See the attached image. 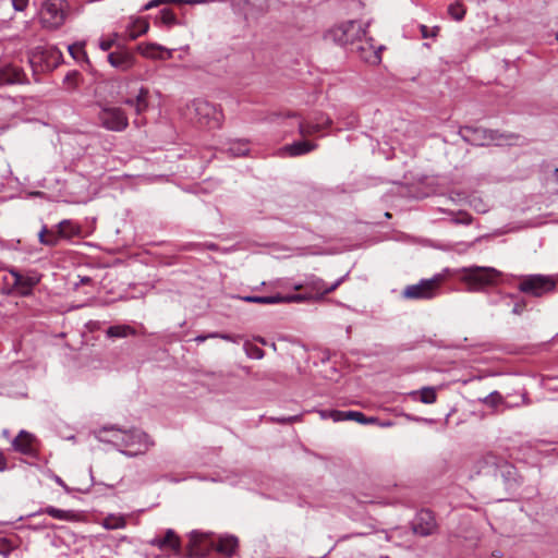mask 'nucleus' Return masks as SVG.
<instances>
[{
  "label": "nucleus",
  "mask_w": 558,
  "mask_h": 558,
  "mask_svg": "<svg viewBox=\"0 0 558 558\" xmlns=\"http://www.w3.org/2000/svg\"><path fill=\"white\" fill-rule=\"evenodd\" d=\"M238 538L233 535H221L216 537L213 533L192 531L190 534V556L203 557L208 551H216L232 556L238 548Z\"/></svg>",
  "instance_id": "1"
},
{
  "label": "nucleus",
  "mask_w": 558,
  "mask_h": 558,
  "mask_svg": "<svg viewBox=\"0 0 558 558\" xmlns=\"http://www.w3.org/2000/svg\"><path fill=\"white\" fill-rule=\"evenodd\" d=\"M459 274L469 292H483L486 288L497 284L501 276L496 268L482 266L463 267Z\"/></svg>",
  "instance_id": "2"
},
{
  "label": "nucleus",
  "mask_w": 558,
  "mask_h": 558,
  "mask_svg": "<svg viewBox=\"0 0 558 558\" xmlns=\"http://www.w3.org/2000/svg\"><path fill=\"white\" fill-rule=\"evenodd\" d=\"M519 283L517 286L521 293L534 298H543L556 290L557 280L549 275L532 274L517 276Z\"/></svg>",
  "instance_id": "3"
},
{
  "label": "nucleus",
  "mask_w": 558,
  "mask_h": 558,
  "mask_svg": "<svg viewBox=\"0 0 558 558\" xmlns=\"http://www.w3.org/2000/svg\"><path fill=\"white\" fill-rule=\"evenodd\" d=\"M190 114L201 126L218 129L222 124L223 114L217 107L204 99H195L189 106Z\"/></svg>",
  "instance_id": "4"
},
{
  "label": "nucleus",
  "mask_w": 558,
  "mask_h": 558,
  "mask_svg": "<svg viewBox=\"0 0 558 558\" xmlns=\"http://www.w3.org/2000/svg\"><path fill=\"white\" fill-rule=\"evenodd\" d=\"M365 36L366 31L363 28L362 24L356 21L344 22L330 28L326 34L327 39L343 47L348 45L353 47L357 41H361L362 37Z\"/></svg>",
  "instance_id": "5"
},
{
  "label": "nucleus",
  "mask_w": 558,
  "mask_h": 558,
  "mask_svg": "<svg viewBox=\"0 0 558 558\" xmlns=\"http://www.w3.org/2000/svg\"><path fill=\"white\" fill-rule=\"evenodd\" d=\"M68 3L65 0H47L40 10V22L49 29L59 28L65 22Z\"/></svg>",
  "instance_id": "6"
},
{
  "label": "nucleus",
  "mask_w": 558,
  "mask_h": 558,
  "mask_svg": "<svg viewBox=\"0 0 558 558\" xmlns=\"http://www.w3.org/2000/svg\"><path fill=\"white\" fill-rule=\"evenodd\" d=\"M61 58L60 51L54 47H36L29 56V64L34 73L48 72L59 65Z\"/></svg>",
  "instance_id": "7"
},
{
  "label": "nucleus",
  "mask_w": 558,
  "mask_h": 558,
  "mask_svg": "<svg viewBox=\"0 0 558 558\" xmlns=\"http://www.w3.org/2000/svg\"><path fill=\"white\" fill-rule=\"evenodd\" d=\"M459 135L462 140L473 146H487L492 143L499 144L501 138H508L498 131L488 130L477 126H463L459 130Z\"/></svg>",
  "instance_id": "8"
},
{
  "label": "nucleus",
  "mask_w": 558,
  "mask_h": 558,
  "mask_svg": "<svg viewBox=\"0 0 558 558\" xmlns=\"http://www.w3.org/2000/svg\"><path fill=\"white\" fill-rule=\"evenodd\" d=\"M97 118L99 124L108 131L122 132L129 126L128 116L119 107L100 106Z\"/></svg>",
  "instance_id": "9"
},
{
  "label": "nucleus",
  "mask_w": 558,
  "mask_h": 558,
  "mask_svg": "<svg viewBox=\"0 0 558 558\" xmlns=\"http://www.w3.org/2000/svg\"><path fill=\"white\" fill-rule=\"evenodd\" d=\"M441 276H435L430 279H423L416 284L408 286L402 294L411 300H429L436 295Z\"/></svg>",
  "instance_id": "10"
},
{
  "label": "nucleus",
  "mask_w": 558,
  "mask_h": 558,
  "mask_svg": "<svg viewBox=\"0 0 558 558\" xmlns=\"http://www.w3.org/2000/svg\"><path fill=\"white\" fill-rule=\"evenodd\" d=\"M348 275L339 278L332 284L328 286L322 278L316 276L307 277L302 283L294 284V290H306L307 293L314 295L313 300L323 299L325 294L335 291L344 280Z\"/></svg>",
  "instance_id": "11"
},
{
  "label": "nucleus",
  "mask_w": 558,
  "mask_h": 558,
  "mask_svg": "<svg viewBox=\"0 0 558 558\" xmlns=\"http://www.w3.org/2000/svg\"><path fill=\"white\" fill-rule=\"evenodd\" d=\"M414 534L426 537L435 533L437 523L434 513L428 509H422L411 522Z\"/></svg>",
  "instance_id": "12"
},
{
  "label": "nucleus",
  "mask_w": 558,
  "mask_h": 558,
  "mask_svg": "<svg viewBox=\"0 0 558 558\" xmlns=\"http://www.w3.org/2000/svg\"><path fill=\"white\" fill-rule=\"evenodd\" d=\"M123 446V450L125 448L135 447L134 452H130V456H134L137 453L145 452L150 446H153V441H150L149 436L141 429L132 428L124 429L123 441L121 442Z\"/></svg>",
  "instance_id": "13"
},
{
  "label": "nucleus",
  "mask_w": 558,
  "mask_h": 558,
  "mask_svg": "<svg viewBox=\"0 0 558 558\" xmlns=\"http://www.w3.org/2000/svg\"><path fill=\"white\" fill-rule=\"evenodd\" d=\"M124 436V429L116 428L114 426H104L96 432V438L101 442L111 444L119 451L126 453L123 450L122 442Z\"/></svg>",
  "instance_id": "14"
},
{
  "label": "nucleus",
  "mask_w": 558,
  "mask_h": 558,
  "mask_svg": "<svg viewBox=\"0 0 558 558\" xmlns=\"http://www.w3.org/2000/svg\"><path fill=\"white\" fill-rule=\"evenodd\" d=\"M107 60L111 66L122 72L129 71L135 64V57L133 52L125 49L110 52L107 56Z\"/></svg>",
  "instance_id": "15"
},
{
  "label": "nucleus",
  "mask_w": 558,
  "mask_h": 558,
  "mask_svg": "<svg viewBox=\"0 0 558 558\" xmlns=\"http://www.w3.org/2000/svg\"><path fill=\"white\" fill-rule=\"evenodd\" d=\"M371 40L372 39L357 41L356 45L353 46L352 50H355L363 61L371 64H377L381 61L380 50L383 47L375 49Z\"/></svg>",
  "instance_id": "16"
},
{
  "label": "nucleus",
  "mask_w": 558,
  "mask_h": 558,
  "mask_svg": "<svg viewBox=\"0 0 558 558\" xmlns=\"http://www.w3.org/2000/svg\"><path fill=\"white\" fill-rule=\"evenodd\" d=\"M35 438L32 434L26 430H21L19 435L13 439L12 447L15 451L28 456L35 457L37 450L34 446Z\"/></svg>",
  "instance_id": "17"
},
{
  "label": "nucleus",
  "mask_w": 558,
  "mask_h": 558,
  "mask_svg": "<svg viewBox=\"0 0 558 558\" xmlns=\"http://www.w3.org/2000/svg\"><path fill=\"white\" fill-rule=\"evenodd\" d=\"M26 82L23 69L15 64H7L0 68V84H22Z\"/></svg>",
  "instance_id": "18"
},
{
  "label": "nucleus",
  "mask_w": 558,
  "mask_h": 558,
  "mask_svg": "<svg viewBox=\"0 0 558 558\" xmlns=\"http://www.w3.org/2000/svg\"><path fill=\"white\" fill-rule=\"evenodd\" d=\"M330 124L331 120L328 117L319 114L316 117L315 121H301L299 123V130L303 136L313 135L322 132Z\"/></svg>",
  "instance_id": "19"
},
{
  "label": "nucleus",
  "mask_w": 558,
  "mask_h": 558,
  "mask_svg": "<svg viewBox=\"0 0 558 558\" xmlns=\"http://www.w3.org/2000/svg\"><path fill=\"white\" fill-rule=\"evenodd\" d=\"M136 50L142 56L151 59H169L172 57L171 50H168L165 47L154 43L138 44Z\"/></svg>",
  "instance_id": "20"
},
{
  "label": "nucleus",
  "mask_w": 558,
  "mask_h": 558,
  "mask_svg": "<svg viewBox=\"0 0 558 558\" xmlns=\"http://www.w3.org/2000/svg\"><path fill=\"white\" fill-rule=\"evenodd\" d=\"M148 95L149 90L145 87H141L138 93L134 97H126L123 100V104L133 108L135 113L140 116L148 109Z\"/></svg>",
  "instance_id": "21"
},
{
  "label": "nucleus",
  "mask_w": 558,
  "mask_h": 558,
  "mask_svg": "<svg viewBox=\"0 0 558 558\" xmlns=\"http://www.w3.org/2000/svg\"><path fill=\"white\" fill-rule=\"evenodd\" d=\"M149 544L151 546L158 547L159 549L170 548L175 553L180 551V538L175 534V532L171 529H168L165 533L163 537L156 536L154 537Z\"/></svg>",
  "instance_id": "22"
},
{
  "label": "nucleus",
  "mask_w": 558,
  "mask_h": 558,
  "mask_svg": "<svg viewBox=\"0 0 558 558\" xmlns=\"http://www.w3.org/2000/svg\"><path fill=\"white\" fill-rule=\"evenodd\" d=\"M149 28L148 22L143 17H135L130 21L125 28V35L130 39H136Z\"/></svg>",
  "instance_id": "23"
},
{
  "label": "nucleus",
  "mask_w": 558,
  "mask_h": 558,
  "mask_svg": "<svg viewBox=\"0 0 558 558\" xmlns=\"http://www.w3.org/2000/svg\"><path fill=\"white\" fill-rule=\"evenodd\" d=\"M57 229L61 239L71 240L74 236L81 235V227L70 219H64L57 225Z\"/></svg>",
  "instance_id": "24"
},
{
  "label": "nucleus",
  "mask_w": 558,
  "mask_h": 558,
  "mask_svg": "<svg viewBox=\"0 0 558 558\" xmlns=\"http://www.w3.org/2000/svg\"><path fill=\"white\" fill-rule=\"evenodd\" d=\"M315 148H316V145L311 142L298 141L290 145H287L283 149L289 156L296 157V156L305 155V154L314 150Z\"/></svg>",
  "instance_id": "25"
},
{
  "label": "nucleus",
  "mask_w": 558,
  "mask_h": 558,
  "mask_svg": "<svg viewBox=\"0 0 558 558\" xmlns=\"http://www.w3.org/2000/svg\"><path fill=\"white\" fill-rule=\"evenodd\" d=\"M226 151L232 157L246 156L250 153V142L247 140L230 141Z\"/></svg>",
  "instance_id": "26"
},
{
  "label": "nucleus",
  "mask_w": 558,
  "mask_h": 558,
  "mask_svg": "<svg viewBox=\"0 0 558 558\" xmlns=\"http://www.w3.org/2000/svg\"><path fill=\"white\" fill-rule=\"evenodd\" d=\"M215 0H150L145 5L142 7L140 12H145L150 9L157 8L161 4H168V3H187V4H204L214 2Z\"/></svg>",
  "instance_id": "27"
},
{
  "label": "nucleus",
  "mask_w": 558,
  "mask_h": 558,
  "mask_svg": "<svg viewBox=\"0 0 558 558\" xmlns=\"http://www.w3.org/2000/svg\"><path fill=\"white\" fill-rule=\"evenodd\" d=\"M136 330L130 325H113L106 330L108 338H126L129 336H135Z\"/></svg>",
  "instance_id": "28"
},
{
  "label": "nucleus",
  "mask_w": 558,
  "mask_h": 558,
  "mask_svg": "<svg viewBox=\"0 0 558 558\" xmlns=\"http://www.w3.org/2000/svg\"><path fill=\"white\" fill-rule=\"evenodd\" d=\"M39 242L44 245L56 246L59 244L61 236L59 231L48 230L46 226L38 233Z\"/></svg>",
  "instance_id": "29"
},
{
  "label": "nucleus",
  "mask_w": 558,
  "mask_h": 558,
  "mask_svg": "<svg viewBox=\"0 0 558 558\" xmlns=\"http://www.w3.org/2000/svg\"><path fill=\"white\" fill-rule=\"evenodd\" d=\"M101 525L106 530H120L126 526V519L122 514H108L104 518Z\"/></svg>",
  "instance_id": "30"
},
{
  "label": "nucleus",
  "mask_w": 558,
  "mask_h": 558,
  "mask_svg": "<svg viewBox=\"0 0 558 558\" xmlns=\"http://www.w3.org/2000/svg\"><path fill=\"white\" fill-rule=\"evenodd\" d=\"M40 278L37 275H23L22 282L19 287V292L22 295H28L33 288L38 284Z\"/></svg>",
  "instance_id": "31"
},
{
  "label": "nucleus",
  "mask_w": 558,
  "mask_h": 558,
  "mask_svg": "<svg viewBox=\"0 0 558 558\" xmlns=\"http://www.w3.org/2000/svg\"><path fill=\"white\" fill-rule=\"evenodd\" d=\"M44 513H47L48 515L52 517L53 519L58 520H73L76 514L73 510H62L54 508L52 506H48L43 510Z\"/></svg>",
  "instance_id": "32"
},
{
  "label": "nucleus",
  "mask_w": 558,
  "mask_h": 558,
  "mask_svg": "<svg viewBox=\"0 0 558 558\" xmlns=\"http://www.w3.org/2000/svg\"><path fill=\"white\" fill-rule=\"evenodd\" d=\"M155 22L171 27L178 24V19L172 10L165 8L160 10L159 15L156 17Z\"/></svg>",
  "instance_id": "33"
},
{
  "label": "nucleus",
  "mask_w": 558,
  "mask_h": 558,
  "mask_svg": "<svg viewBox=\"0 0 558 558\" xmlns=\"http://www.w3.org/2000/svg\"><path fill=\"white\" fill-rule=\"evenodd\" d=\"M240 299L244 302L248 303H259V304H280V298L277 294L269 296H258V295H245L240 296Z\"/></svg>",
  "instance_id": "34"
},
{
  "label": "nucleus",
  "mask_w": 558,
  "mask_h": 558,
  "mask_svg": "<svg viewBox=\"0 0 558 558\" xmlns=\"http://www.w3.org/2000/svg\"><path fill=\"white\" fill-rule=\"evenodd\" d=\"M277 296H279L281 299L280 303H302V302L314 299V295L312 293H307V292L292 293V294H287V295L277 293Z\"/></svg>",
  "instance_id": "35"
},
{
  "label": "nucleus",
  "mask_w": 558,
  "mask_h": 558,
  "mask_svg": "<svg viewBox=\"0 0 558 558\" xmlns=\"http://www.w3.org/2000/svg\"><path fill=\"white\" fill-rule=\"evenodd\" d=\"M420 393V401L425 404H433L436 402L437 395L434 387H423L420 391H414L412 395Z\"/></svg>",
  "instance_id": "36"
},
{
  "label": "nucleus",
  "mask_w": 558,
  "mask_h": 558,
  "mask_svg": "<svg viewBox=\"0 0 558 558\" xmlns=\"http://www.w3.org/2000/svg\"><path fill=\"white\" fill-rule=\"evenodd\" d=\"M343 421H355L361 424H371L376 421L375 417H366L359 411H344Z\"/></svg>",
  "instance_id": "37"
},
{
  "label": "nucleus",
  "mask_w": 558,
  "mask_h": 558,
  "mask_svg": "<svg viewBox=\"0 0 558 558\" xmlns=\"http://www.w3.org/2000/svg\"><path fill=\"white\" fill-rule=\"evenodd\" d=\"M481 402L492 409H497L499 405L505 403V399L500 392L495 390L485 398L481 399Z\"/></svg>",
  "instance_id": "38"
},
{
  "label": "nucleus",
  "mask_w": 558,
  "mask_h": 558,
  "mask_svg": "<svg viewBox=\"0 0 558 558\" xmlns=\"http://www.w3.org/2000/svg\"><path fill=\"white\" fill-rule=\"evenodd\" d=\"M450 215H451V221L454 225L469 226L473 221V217L469 213L463 211V210L451 211Z\"/></svg>",
  "instance_id": "39"
},
{
  "label": "nucleus",
  "mask_w": 558,
  "mask_h": 558,
  "mask_svg": "<svg viewBox=\"0 0 558 558\" xmlns=\"http://www.w3.org/2000/svg\"><path fill=\"white\" fill-rule=\"evenodd\" d=\"M448 14L454 20V21H462L465 15V9L464 7L457 2L452 3L448 7Z\"/></svg>",
  "instance_id": "40"
},
{
  "label": "nucleus",
  "mask_w": 558,
  "mask_h": 558,
  "mask_svg": "<svg viewBox=\"0 0 558 558\" xmlns=\"http://www.w3.org/2000/svg\"><path fill=\"white\" fill-rule=\"evenodd\" d=\"M320 417L324 420L330 418L333 422H342L344 411L340 410H322L319 411Z\"/></svg>",
  "instance_id": "41"
},
{
  "label": "nucleus",
  "mask_w": 558,
  "mask_h": 558,
  "mask_svg": "<svg viewBox=\"0 0 558 558\" xmlns=\"http://www.w3.org/2000/svg\"><path fill=\"white\" fill-rule=\"evenodd\" d=\"M69 52L76 60H80L81 57H84V58L86 57V53L83 50V48L81 46H77V45L69 46Z\"/></svg>",
  "instance_id": "42"
},
{
  "label": "nucleus",
  "mask_w": 558,
  "mask_h": 558,
  "mask_svg": "<svg viewBox=\"0 0 558 558\" xmlns=\"http://www.w3.org/2000/svg\"><path fill=\"white\" fill-rule=\"evenodd\" d=\"M525 307H526V302L523 299H521L514 303L511 312L514 315H521L525 311Z\"/></svg>",
  "instance_id": "43"
},
{
  "label": "nucleus",
  "mask_w": 558,
  "mask_h": 558,
  "mask_svg": "<svg viewBox=\"0 0 558 558\" xmlns=\"http://www.w3.org/2000/svg\"><path fill=\"white\" fill-rule=\"evenodd\" d=\"M77 75V72H72L64 76L63 83L68 85V88L75 87Z\"/></svg>",
  "instance_id": "44"
},
{
  "label": "nucleus",
  "mask_w": 558,
  "mask_h": 558,
  "mask_svg": "<svg viewBox=\"0 0 558 558\" xmlns=\"http://www.w3.org/2000/svg\"><path fill=\"white\" fill-rule=\"evenodd\" d=\"M114 43V38H102L99 40L98 46L102 51H108L113 47Z\"/></svg>",
  "instance_id": "45"
},
{
  "label": "nucleus",
  "mask_w": 558,
  "mask_h": 558,
  "mask_svg": "<svg viewBox=\"0 0 558 558\" xmlns=\"http://www.w3.org/2000/svg\"><path fill=\"white\" fill-rule=\"evenodd\" d=\"M471 206L477 211V213H486L487 211V207L485 204H483L482 199L481 198H476L474 197L472 201H471Z\"/></svg>",
  "instance_id": "46"
},
{
  "label": "nucleus",
  "mask_w": 558,
  "mask_h": 558,
  "mask_svg": "<svg viewBox=\"0 0 558 558\" xmlns=\"http://www.w3.org/2000/svg\"><path fill=\"white\" fill-rule=\"evenodd\" d=\"M209 337L211 338H219L226 341L230 342H236V337L229 335V333H221V332H209Z\"/></svg>",
  "instance_id": "47"
},
{
  "label": "nucleus",
  "mask_w": 558,
  "mask_h": 558,
  "mask_svg": "<svg viewBox=\"0 0 558 558\" xmlns=\"http://www.w3.org/2000/svg\"><path fill=\"white\" fill-rule=\"evenodd\" d=\"M272 420L278 422V423H280V424H289V423L298 422L300 420V416L299 415L282 416V417H276V418H272Z\"/></svg>",
  "instance_id": "48"
},
{
  "label": "nucleus",
  "mask_w": 558,
  "mask_h": 558,
  "mask_svg": "<svg viewBox=\"0 0 558 558\" xmlns=\"http://www.w3.org/2000/svg\"><path fill=\"white\" fill-rule=\"evenodd\" d=\"M544 385L549 389H558V377H545Z\"/></svg>",
  "instance_id": "49"
},
{
  "label": "nucleus",
  "mask_w": 558,
  "mask_h": 558,
  "mask_svg": "<svg viewBox=\"0 0 558 558\" xmlns=\"http://www.w3.org/2000/svg\"><path fill=\"white\" fill-rule=\"evenodd\" d=\"M10 275L14 279V282H13L14 287L16 289H19V287H20V284L22 282L23 275L20 271H17L16 269H10Z\"/></svg>",
  "instance_id": "50"
},
{
  "label": "nucleus",
  "mask_w": 558,
  "mask_h": 558,
  "mask_svg": "<svg viewBox=\"0 0 558 558\" xmlns=\"http://www.w3.org/2000/svg\"><path fill=\"white\" fill-rule=\"evenodd\" d=\"M10 275L14 279V282H13L14 287L16 289H19V287H20V284L22 282L23 275L20 271H17L16 269H10Z\"/></svg>",
  "instance_id": "51"
},
{
  "label": "nucleus",
  "mask_w": 558,
  "mask_h": 558,
  "mask_svg": "<svg viewBox=\"0 0 558 558\" xmlns=\"http://www.w3.org/2000/svg\"><path fill=\"white\" fill-rule=\"evenodd\" d=\"M28 4V0H12V5L16 11H24Z\"/></svg>",
  "instance_id": "52"
},
{
  "label": "nucleus",
  "mask_w": 558,
  "mask_h": 558,
  "mask_svg": "<svg viewBox=\"0 0 558 558\" xmlns=\"http://www.w3.org/2000/svg\"><path fill=\"white\" fill-rule=\"evenodd\" d=\"M162 478L165 480L166 484H178L181 481H183V478L172 476V475H165Z\"/></svg>",
  "instance_id": "53"
},
{
  "label": "nucleus",
  "mask_w": 558,
  "mask_h": 558,
  "mask_svg": "<svg viewBox=\"0 0 558 558\" xmlns=\"http://www.w3.org/2000/svg\"><path fill=\"white\" fill-rule=\"evenodd\" d=\"M517 299L514 294H505L499 296V301L505 303L506 305H509V300Z\"/></svg>",
  "instance_id": "54"
},
{
  "label": "nucleus",
  "mask_w": 558,
  "mask_h": 558,
  "mask_svg": "<svg viewBox=\"0 0 558 558\" xmlns=\"http://www.w3.org/2000/svg\"><path fill=\"white\" fill-rule=\"evenodd\" d=\"M207 339H213L211 337H209V333L207 335H198L194 338V340L197 342V343H203L204 341H206Z\"/></svg>",
  "instance_id": "55"
},
{
  "label": "nucleus",
  "mask_w": 558,
  "mask_h": 558,
  "mask_svg": "<svg viewBox=\"0 0 558 558\" xmlns=\"http://www.w3.org/2000/svg\"><path fill=\"white\" fill-rule=\"evenodd\" d=\"M421 31H422V36L424 38H427L429 36H435V33H432V34L428 33V27L426 25H421Z\"/></svg>",
  "instance_id": "56"
},
{
  "label": "nucleus",
  "mask_w": 558,
  "mask_h": 558,
  "mask_svg": "<svg viewBox=\"0 0 558 558\" xmlns=\"http://www.w3.org/2000/svg\"><path fill=\"white\" fill-rule=\"evenodd\" d=\"M253 357L255 359H262L264 356V352L262 349L259 348H255L254 349V353L252 354Z\"/></svg>",
  "instance_id": "57"
},
{
  "label": "nucleus",
  "mask_w": 558,
  "mask_h": 558,
  "mask_svg": "<svg viewBox=\"0 0 558 558\" xmlns=\"http://www.w3.org/2000/svg\"><path fill=\"white\" fill-rule=\"evenodd\" d=\"M514 473H515V469L513 466L509 465L506 468V471L502 473V475L511 476Z\"/></svg>",
  "instance_id": "58"
},
{
  "label": "nucleus",
  "mask_w": 558,
  "mask_h": 558,
  "mask_svg": "<svg viewBox=\"0 0 558 558\" xmlns=\"http://www.w3.org/2000/svg\"><path fill=\"white\" fill-rule=\"evenodd\" d=\"M356 499H357L360 502H364V504H366V502H369V504H372V505H373V504H381V501H374V500H369V501H367V500H363L360 496H356Z\"/></svg>",
  "instance_id": "59"
},
{
  "label": "nucleus",
  "mask_w": 558,
  "mask_h": 558,
  "mask_svg": "<svg viewBox=\"0 0 558 558\" xmlns=\"http://www.w3.org/2000/svg\"><path fill=\"white\" fill-rule=\"evenodd\" d=\"M7 468L5 460L3 457H0V471H3Z\"/></svg>",
  "instance_id": "60"
},
{
  "label": "nucleus",
  "mask_w": 558,
  "mask_h": 558,
  "mask_svg": "<svg viewBox=\"0 0 558 558\" xmlns=\"http://www.w3.org/2000/svg\"><path fill=\"white\" fill-rule=\"evenodd\" d=\"M90 281H92V279H90L89 277H83V278L81 279V283H83V284H87V283H89Z\"/></svg>",
  "instance_id": "61"
},
{
  "label": "nucleus",
  "mask_w": 558,
  "mask_h": 558,
  "mask_svg": "<svg viewBox=\"0 0 558 558\" xmlns=\"http://www.w3.org/2000/svg\"><path fill=\"white\" fill-rule=\"evenodd\" d=\"M489 303H490V304H497V303H498V301H497V300L492 299V300L489 301Z\"/></svg>",
  "instance_id": "62"
},
{
  "label": "nucleus",
  "mask_w": 558,
  "mask_h": 558,
  "mask_svg": "<svg viewBox=\"0 0 558 558\" xmlns=\"http://www.w3.org/2000/svg\"><path fill=\"white\" fill-rule=\"evenodd\" d=\"M355 123V118L352 119V121H350L349 125L353 126Z\"/></svg>",
  "instance_id": "63"
},
{
  "label": "nucleus",
  "mask_w": 558,
  "mask_h": 558,
  "mask_svg": "<svg viewBox=\"0 0 558 558\" xmlns=\"http://www.w3.org/2000/svg\"><path fill=\"white\" fill-rule=\"evenodd\" d=\"M57 483L62 485V481L60 478H57Z\"/></svg>",
  "instance_id": "64"
}]
</instances>
